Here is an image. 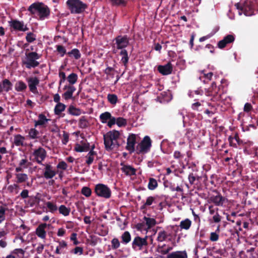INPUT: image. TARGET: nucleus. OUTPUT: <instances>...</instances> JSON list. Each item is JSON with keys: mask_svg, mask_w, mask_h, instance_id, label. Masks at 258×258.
Wrapping results in <instances>:
<instances>
[{"mask_svg": "<svg viewBox=\"0 0 258 258\" xmlns=\"http://www.w3.org/2000/svg\"><path fill=\"white\" fill-rule=\"evenodd\" d=\"M15 89L17 92H24L27 89V85L23 81H19L15 84Z\"/></svg>", "mask_w": 258, "mask_h": 258, "instance_id": "a878e982", "label": "nucleus"}, {"mask_svg": "<svg viewBox=\"0 0 258 258\" xmlns=\"http://www.w3.org/2000/svg\"><path fill=\"white\" fill-rule=\"evenodd\" d=\"M63 90H67V91L62 94V97L65 100H68L72 98L73 94L76 89L73 85H66L64 86Z\"/></svg>", "mask_w": 258, "mask_h": 258, "instance_id": "dca6fc26", "label": "nucleus"}, {"mask_svg": "<svg viewBox=\"0 0 258 258\" xmlns=\"http://www.w3.org/2000/svg\"><path fill=\"white\" fill-rule=\"evenodd\" d=\"M157 70L162 75H170L173 71L172 64L170 62H168L165 65H159L157 67Z\"/></svg>", "mask_w": 258, "mask_h": 258, "instance_id": "2eb2a0df", "label": "nucleus"}, {"mask_svg": "<svg viewBox=\"0 0 258 258\" xmlns=\"http://www.w3.org/2000/svg\"><path fill=\"white\" fill-rule=\"evenodd\" d=\"M56 47L57 52L61 54V56H63L66 53V49L62 45H57Z\"/></svg>", "mask_w": 258, "mask_h": 258, "instance_id": "4d7b16f0", "label": "nucleus"}, {"mask_svg": "<svg viewBox=\"0 0 258 258\" xmlns=\"http://www.w3.org/2000/svg\"><path fill=\"white\" fill-rule=\"evenodd\" d=\"M58 210L59 211V213L64 216H69L71 211V209L70 208H67L63 205H60Z\"/></svg>", "mask_w": 258, "mask_h": 258, "instance_id": "473e14b6", "label": "nucleus"}, {"mask_svg": "<svg viewBox=\"0 0 258 258\" xmlns=\"http://www.w3.org/2000/svg\"><path fill=\"white\" fill-rule=\"evenodd\" d=\"M2 85L3 92H8L12 89L13 84L11 81L7 79H5L2 81Z\"/></svg>", "mask_w": 258, "mask_h": 258, "instance_id": "b1692460", "label": "nucleus"}, {"mask_svg": "<svg viewBox=\"0 0 258 258\" xmlns=\"http://www.w3.org/2000/svg\"><path fill=\"white\" fill-rule=\"evenodd\" d=\"M46 223H42L39 225L36 229V234L40 238L42 239L45 238L46 231L45 228L47 227Z\"/></svg>", "mask_w": 258, "mask_h": 258, "instance_id": "6ab92c4d", "label": "nucleus"}, {"mask_svg": "<svg viewBox=\"0 0 258 258\" xmlns=\"http://www.w3.org/2000/svg\"><path fill=\"white\" fill-rule=\"evenodd\" d=\"M68 54L70 57L73 56L76 59H79L81 56L80 51L77 48L73 49L71 51L68 53Z\"/></svg>", "mask_w": 258, "mask_h": 258, "instance_id": "79ce46f5", "label": "nucleus"}, {"mask_svg": "<svg viewBox=\"0 0 258 258\" xmlns=\"http://www.w3.org/2000/svg\"><path fill=\"white\" fill-rule=\"evenodd\" d=\"M67 164L64 161H60L57 165V168L58 169H61L63 170H66L67 168Z\"/></svg>", "mask_w": 258, "mask_h": 258, "instance_id": "0e129e2a", "label": "nucleus"}, {"mask_svg": "<svg viewBox=\"0 0 258 258\" xmlns=\"http://www.w3.org/2000/svg\"><path fill=\"white\" fill-rule=\"evenodd\" d=\"M66 108V105L62 103H58L55 105L54 112V114L57 115H59L60 113L63 111Z\"/></svg>", "mask_w": 258, "mask_h": 258, "instance_id": "cd10ccee", "label": "nucleus"}, {"mask_svg": "<svg viewBox=\"0 0 258 258\" xmlns=\"http://www.w3.org/2000/svg\"><path fill=\"white\" fill-rule=\"evenodd\" d=\"M203 103H201L200 102H197L195 103H194L191 104V108L194 110H196L198 111H202L203 108L205 106V104H204V101H202Z\"/></svg>", "mask_w": 258, "mask_h": 258, "instance_id": "2f4dec72", "label": "nucleus"}, {"mask_svg": "<svg viewBox=\"0 0 258 258\" xmlns=\"http://www.w3.org/2000/svg\"><path fill=\"white\" fill-rule=\"evenodd\" d=\"M235 7L239 11L240 15L243 13L246 16H250L254 13L253 7L250 1H245L243 4L236 3L235 4Z\"/></svg>", "mask_w": 258, "mask_h": 258, "instance_id": "0eeeda50", "label": "nucleus"}, {"mask_svg": "<svg viewBox=\"0 0 258 258\" xmlns=\"http://www.w3.org/2000/svg\"><path fill=\"white\" fill-rule=\"evenodd\" d=\"M158 184L156 179L152 177L149 178V183L148 184V188L149 189L153 190L158 187Z\"/></svg>", "mask_w": 258, "mask_h": 258, "instance_id": "7c9ffc66", "label": "nucleus"}, {"mask_svg": "<svg viewBox=\"0 0 258 258\" xmlns=\"http://www.w3.org/2000/svg\"><path fill=\"white\" fill-rule=\"evenodd\" d=\"M203 109L204 113L207 114L209 117H211L215 113L216 110L215 106L210 103H206Z\"/></svg>", "mask_w": 258, "mask_h": 258, "instance_id": "412c9836", "label": "nucleus"}, {"mask_svg": "<svg viewBox=\"0 0 258 258\" xmlns=\"http://www.w3.org/2000/svg\"><path fill=\"white\" fill-rule=\"evenodd\" d=\"M212 219L215 223H219L221 220V216L218 213H216V214L213 216Z\"/></svg>", "mask_w": 258, "mask_h": 258, "instance_id": "774afa93", "label": "nucleus"}, {"mask_svg": "<svg viewBox=\"0 0 258 258\" xmlns=\"http://www.w3.org/2000/svg\"><path fill=\"white\" fill-rule=\"evenodd\" d=\"M168 236V235L165 231H161L158 233L157 240L159 242H162L166 240Z\"/></svg>", "mask_w": 258, "mask_h": 258, "instance_id": "37998d69", "label": "nucleus"}, {"mask_svg": "<svg viewBox=\"0 0 258 258\" xmlns=\"http://www.w3.org/2000/svg\"><path fill=\"white\" fill-rule=\"evenodd\" d=\"M69 140V135L68 133L63 131V139L62 140V143L63 145H66Z\"/></svg>", "mask_w": 258, "mask_h": 258, "instance_id": "e2e57ef3", "label": "nucleus"}, {"mask_svg": "<svg viewBox=\"0 0 258 258\" xmlns=\"http://www.w3.org/2000/svg\"><path fill=\"white\" fill-rule=\"evenodd\" d=\"M155 198L150 196L147 198L146 202L141 207V210H145L147 206H151L155 201Z\"/></svg>", "mask_w": 258, "mask_h": 258, "instance_id": "58836bf2", "label": "nucleus"}, {"mask_svg": "<svg viewBox=\"0 0 258 258\" xmlns=\"http://www.w3.org/2000/svg\"><path fill=\"white\" fill-rule=\"evenodd\" d=\"M191 224V222L189 219H186L182 220L180 223V227L181 229L188 230L189 229Z\"/></svg>", "mask_w": 258, "mask_h": 258, "instance_id": "e433bc0d", "label": "nucleus"}, {"mask_svg": "<svg viewBox=\"0 0 258 258\" xmlns=\"http://www.w3.org/2000/svg\"><path fill=\"white\" fill-rule=\"evenodd\" d=\"M66 5L73 14L83 13L88 8V5L81 0H68Z\"/></svg>", "mask_w": 258, "mask_h": 258, "instance_id": "20e7f679", "label": "nucleus"}, {"mask_svg": "<svg viewBox=\"0 0 258 258\" xmlns=\"http://www.w3.org/2000/svg\"><path fill=\"white\" fill-rule=\"evenodd\" d=\"M113 6L125 7L127 2L125 0H109Z\"/></svg>", "mask_w": 258, "mask_h": 258, "instance_id": "4c0bfd02", "label": "nucleus"}, {"mask_svg": "<svg viewBox=\"0 0 258 258\" xmlns=\"http://www.w3.org/2000/svg\"><path fill=\"white\" fill-rule=\"evenodd\" d=\"M223 39L225 40L227 44H228L233 42L235 40V38L233 35L229 34L224 37Z\"/></svg>", "mask_w": 258, "mask_h": 258, "instance_id": "bf43d9fd", "label": "nucleus"}, {"mask_svg": "<svg viewBox=\"0 0 258 258\" xmlns=\"http://www.w3.org/2000/svg\"><path fill=\"white\" fill-rule=\"evenodd\" d=\"M81 193L86 197L88 198L91 196L92 194V190L90 188L87 186H84L82 188Z\"/></svg>", "mask_w": 258, "mask_h": 258, "instance_id": "8fccbe9b", "label": "nucleus"}, {"mask_svg": "<svg viewBox=\"0 0 258 258\" xmlns=\"http://www.w3.org/2000/svg\"><path fill=\"white\" fill-rule=\"evenodd\" d=\"M28 134L30 139H36L38 138V135H39V132L35 128H31L29 131Z\"/></svg>", "mask_w": 258, "mask_h": 258, "instance_id": "49530a36", "label": "nucleus"}, {"mask_svg": "<svg viewBox=\"0 0 258 258\" xmlns=\"http://www.w3.org/2000/svg\"><path fill=\"white\" fill-rule=\"evenodd\" d=\"M88 121L86 119L85 116H82L79 121V126L81 128H86L88 126Z\"/></svg>", "mask_w": 258, "mask_h": 258, "instance_id": "a19ab883", "label": "nucleus"}, {"mask_svg": "<svg viewBox=\"0 0 258 258\" xmlns=\"http://www.w3.org/2000/svg\"><path fill=\"white\" fill-rule=\"evenodd\" d=\"M119 136L120 133L116 130L109 131L104 135V144L105 148L107 151H111L114 148L115 146L117 147L119 146L117 141Z\"/></svg>", "mask_w": 258, "mask_h": 258, "instance_id": "f03ea898", "label": "nucleus"}, {"mask_svg": "<svg viewBox=\"0 0 258 258\" xmlns=\"http://www.w3.org/2000/svg\"><path fill=\"white\" fill-rule=\"evenodd\" d=\"M119 54L122 56L121 61L124 66H126L129 60V56L128 55V52L127 50L125 49L121 50L119 53Z\"/></svg>", "mask_w": 258, "mask_h": 258, "instance_id": "bb28decb", "label": "nucleus"}, {"mask_svg": "<svg viewBox=\"0 0 258 258\" xmlns=\"http://www.w3.org/2000/svg\"><path fill=\"white\" fill-rule=\"evenodd\" d=\"M188 179L190 184H195L197 181V175L193 173H190L188 175Z\"/></svg>", "mask_w": 258, "mask_h": 258, "instance_id": "6e6d98bb", "label": "nucleus"}, {"mask_svg": "<svg viewBox=\"0 0 258 258\" xmlns=\"http://www.w3.org/2000/svg\"><path fill=\"white\" fill-rule=\"evenodd\" d=\"M28 50L29 49L26 50L25 58L22 60V63L25 66L27 69L35 68L39 65V62L37 60L40 58V55L36 52H28Z\"/></svg>", "mask_w": 258, "mask_h": 258, "instance_id": "7ed1b4c3", "label": "nucleus"}, {"mask_svg": "<svg viewBox=\"0 0 258 258\" xmlns=\"http://www.w3.org/2000/svg\"><path fill=\"white\" fill-rule=\"evenodd\" d=\"M111 113L107 111L101 113L99 116L100 120L103 123H106L107 120L111 118Z\"/></svg>", "mask_w": 258, "mask_h": 258, "instance_id": "f704fd0d", "label": "nucleus"}, {"mask_svg": "<svg viewBox=\"0 0 258 258\" xmlns=\"http://www.w3.org/2000/svg\"><path fill=\"white\" fill-rule=\"evenodd\" d=\"M59 77L60 78L59 81V84L60 85L62 83L65 81L67 78L66 76V74L63 72H59Z\"/></svg>", "mask_w": 258, "mask_h": 258, "instance_id": "338daca9", "label": "nucleus"}, {"mask_svg": "<svg viewBox=\"0 0 258 258\" xmlns=\"http://www.w3.org/2000/svg\"><path fill=\"white\" fill-rule=\"evenodd\" d=\"M107 99H108V102L112 104V105H115L116 104L117 102V96L116 95L114 94H108L107 95Z\"/></svg>", "mask_w": 258, "mask_h": 258, "instance_id": "a18cd8bd", "label": "nucleus"}, {"mask_svg": "<svg viewBox=\"0 0 258 258\" xmlns=\"http://www.w3.org/2000/svg\"><path fill=\"white\" fill-rule=\"evenodd\" d=\"M116 48L117 49L123 50L129 44V37L127 35H118L115 38Z\"/></svg>", "mask_w": 258, "mask_h": 258, "instance_id": "9b49d317", "label": "nucleus"}, {"mask_svg": "<svg viewBox=\"0 0 258 258\" xmlns=\"http://www.w3.org/2000/svg\"><path fill=\"white\" fill-rule=\"evenodd\" d=\"M144 219L146 222V224L148 227V229L151 228L153 226H155L156 224V221L154 218L144 217Z\"/></svg>", "mask_w": 258, "mask_h": 258, "instance_id": "ea45409f", "label": "nucleus"}, {"mask_svg": "<svg viewBox=\"0 0 258 258\" xmlns=\"http://www.w3.org/2000/svg\"><path fill=\"white\" fill-rule=\"evenodd\" d=\"M94 192L97 196L105 199H108L111 197L110 188L103 183H98L95 186Z\"/></svg>", "mask_w": 258, "mask_h": 258, "instance_id": "423d86ee", "label": "nucleus"}, {"mask_svg": "<svg viewBox=\"0 0 258 258\" xmlns=\"http://www.w3.org/2000/svg\"><path fill=\"white\" fill-rule=\"evenodd\" d=\"M209 213L210 215H215L216 213H218L219 209L217 207H214L213 205L209 206Z\"/></svg>", "mask_w": 258, "mask_h": 258, "instance_id": "052dcab7", "label": "nucleus"}, {"mask_svg": "<svg viewBox=\"0 0 258 258\" xmlns=\"http://www.w3.org/2000/svg\"><path fill=\"white\" fill-rule=\"evenodd\" d=\"M166 246V244H164L161 246H159V248L161 249L160 252L162 254H167L170 250H172V247H168L167 248H165V247Z\"/></svg>", "mask_w": 258, "mask_h": 258, "instance_id": "13d9d810", "label": "nucleus"}, {"mask_svg": "<svg viewBox=\"0 0 258 258\" xmlns=\"http://www.w3.org/2000/svg\"><path fill=\"white\" fill-rule=\"evenodd\" d=\"M68 112L70 114L74 116H79L81 114V110L80 109L76 108L72 105L69 107Z\"/></svg>", "mask_w": 258, "mask_h": 258, "instance_id": "c85d7f7f", "label": "nucleus"}, {"mask_svg": "<svg viewBox=\"0 0 258 258\" xmlns=\"http://www.w3.org/2000/svg\"><path fill=\"white\" fill-rule=\"evenodd\" d=\"M121 170L127 176L135 175L136 174L137 170L132 166L130 165H122Z\"/></svg>", "mask_w": 258, "mask_h": 258, "instance_id": "aec40b11", "label": "nucleus"}, {"mask_svg": "<svg viewBox=\"0 0 258 258\" xmlns=\"http://www.w3.org/2000/svg\"><path fill=\"white\" fill-rule=\"evenodd\" d=\"M44 165L45 167L43 169V177L46 179H52L56 175L57 171L52 166L49 164H46Z\"/></svg>", "mask_w": 258, "mask_h": 258, "instance_id": "ddd939ff", "label": "nucleus"}, {"mask_svg": "<svg viewBox=\"0 0 258 258\" xmlns=\"http://www.w3.org/2000/svg\"><path fill=\"white\" fill-rule=\"evenodd\" d=\"M138 138H140L138 135L134 134H130L127 138L126 146L125 149L127 150L130 154H132L135 152H136V147L135 145L137 143Z\"/></svg>", "mask_w": 258, "mask_h": 258, "instance_id": "1a4fd4ad", "label": "nucleus"}, {"mask_svg": "<svg viewBox=\"0 0 258 258\" xmlns=\"http://www.w3.org/2000/svg\"><path fill=\"white\" fill-rule=\"evenodd\" d=\"M25 138L20 134L16 135L14 137V143L16 146H23Z\"/></svg>", "mask_w": 258, "mask_h": 258, "instance_id": "c756f323", "label": "nucleus"}, {"mask_svg": "<svg viewBox=\"0 0 258 258\" xmlns=\"http://www.w3.org/2000/svg\"><path fill=\"white\" fill-rule=\"evenodd\" d=\"M67 79L70 84L69 85L73 86L77 81L78 75L75 73H72L68 76Z\"/></svg>", "mask_w": 258, "mask_h": 258, "instance_id": "72a5a7b5", "label": "nucleus"}, {"mask_svg": "<svg viewBox=\"0 0 258 258\" xmlns=\"http://www.w3.org/2000/svg\"><path fill=\"white\" fill-rule=\"evenodd\" d=\"M16 177L17 182L19 183L25 182L28 179L27 175L25 173L17 174H16Z\"/></svg>", "mask_w": 258, "mask_h": 258, "instance_id": "de8ad7c7", "label": "nucleus"}, {"mask_svg": "<svg viewBox=\"0 0 258 258\" xmlns=\"http://www.w3.org/2000/svg\"><path fill=\"white\" fill-rule=\"evenodd\" d=\"M167 258H187V254L185 250L176 251L169 254Z\"/></svg>", "mask_w": 258, "mask_h": 258, "instance_id": "5701e85b", "label": "nucleus"}, {"mask_svg": "<svg viewBox=\"0 0 258 258\" xmlns=\"http://www.w3.org/2000/svg\"><path fill=\"white\" fill-rule=\"evenodd\" d=\"M104 73L107 75V76H110L112 78H114L115 75V70L114 68L108 67L106 68V69L104 71Z\"/></svg>", "mask_w": 258, "mask_h": 258, "instance_id": "3c124183", "label": "nucleus"}, {"mask_svg": "<svg viewBox=\"0 0 258 258\" xmlns=\"http://www.w3.org/2000/svg\"><path fill=\"white\" fill-rule=\"evenodd\" d=\"M77 234L76 233H73L71 235V240L73 241L74 244L75 245H78L79 243V242L78 241L77 238Z\"/></svg>", "mask_w": 258, "mask_h": 258, "instance_id": "69168bd1", "label": "nucleus"}, {"mask_svg": "<svg viewBox=\"0 0 258 258\" xmlns=\"http://www.w3.org/2000/svg\"><path fill=\"white\" fill-rule=\"evenodd\" d=\"M116 123L119 126H124L127 124V120L123 117H118L116 119Z\"/></svg>", "mask_w": 258, "mask_h": 258, "instance_id": "603ef678", "label": "nucleus"}, {"mask_svg": "<svg viewBox=\"0 0 258 258\" xmlns=\"http://www.w3.org/2000/svg\"><path fill=\"white\" fill-rule=\"evenodd\" d=\"M227 199L218 192L217 195H213L209 198V203H213L216 206L222 207L225 203Z\"/></svg>", "mask_w": 258, "mask_h": 258, "instance_id": "f8f14e48", "label": "nucleus"}, {"mask_svg": "<svg viewBox=\"0 0 258 258\" xmlns=\"http://www.w3.org/2000/svg\"><path fill=\"white\" fill-rule=\"evenodd\" d=\"M23 22L18 20H12L9 22V26L15 31H21L23 26Z\"/></svg>", "mask_w": 258, "mask_h": 258, "instance_id": "4be33fe9", "label": "nucleus"}, {"mask_svg": "<svg viewBox=\"0 0 258 258\" xmlns=\"http://www.w3.org/2000/svg\"><path fill=\"white\" fill-rule=\"evenodd\" d=\"M219 236L216 232H211L210 236V240L211 241H217L219 239Z\"/></svg>", "mask_w": 258, "mask_h": 258, "instance_id": "680f3d73", "label": "nucleus"}, {"mask_svg": "<svg viewBox=\"0 0 258 258\" xmlns=\"http://www.w3.org/2000/svg\"><path fill=\"white\" fill-rule=\"evenodd\" d=\"M36 39V36L33 32H28L26 36V40L28 43H32Z\"/></svg>", "mask_w": 258, "mask_h": 258, "instance_id": "09e8293b", "label": "nucleus"}, {"mask_svg": "<svg viewBox=\"0 0 258 258\" xmlns=\"http://www.w3.org/2000/svg\"><path fill=\"white\" fill-rule=\"evenodd\" d=\"M111 246L113 249H116L120 246V242L118 239L116 238H114L112 239Z\"/></svg>", "mask_w": 258, "mask_h": 258, "instance_id": "864d4df0", "label": "nucleus"}, {"mask_svg": "<svg viewBox=\"0 0 258 258\" xmlns=\"http://www.w3.org/2000/svg\"><path fill=\"white\" fill-rule=\"evenodd\" d=\"M7 208L3 206L0 207V223L5 220V212Z\"/></svg>", "mask_w": 258, "mask_h": 258, "instance_id": "5fc2aeb1", "label": "nucleus"}, {"mask_svg": "<svg viewBox=\"0 0 258 258\" xmlns=\"http://www.w3.org/2000/svg\"><path fill=\"white\" fill-rule=\"evenodd\" d=\"M45 204L47 208L51 213H53L57 210V207L55 204L51 202H47Z\"/></svg>", "mask_w": 258, "mask_h": 258, "instance_id": "c03bdc74", "label": "nucleus"}, {"mask_svg": "<svg viewBox=\"0 0 258 258\" xmlns=\"http://www.w3.org/2000/svg\"><path fill=\"white\" fill-rule=\"evenodd\" d=\"M28 11L32 14H37L40 20L48 18L50 11L49 8L42 3L36 2L31 4Z\"/></svg>", "mask_w": 258, "mask_h": 258, "instance_id": "f257e3e1", "label": "nucleus"}, {"mask_svg": "<svg viewBox=\"0 0 258 258\" xmlns=\"http://www.w3.org/2000/svg\"><path fill=\"white\" fill-rule=\"evenodd\" d=\"M40 200V199L39 197L36 196H30L28 198L27 200H25L24 201L26 207H33L39 205Z\"/></svg>", "mask_w": 258, "mask_h": 258, "instance_id": "f3484780", "label": "nucleus"}, {"mask_svg": "<svg viewBox=\"0 0 258 258\" xmlns=\"http://www.w3.org/2000/svg\"><path fill=\"white\" fill-rule=\"evenodd\" d=\"M220 91V88L217 86L215 82H213L211 87L206 91V94L212 97L211 100L212 101L216 102L221 98V94Z\"/></svg>", "mask_w": 258, "mask_h": 258, "instance_id": "6e6552de", "label": "nucleus"}, {"mask_svg": "<svg viewBox=\"0 0 258 258\" xmlns=\"http://www.w3.org/2000/svg\"><path fill=\"white\" fill-rule=\"evenodd\" d=\"M152 147V140L146 136L141 142L136 146V153L138 155L145 154L149 152Z\"/></svg>", "mask_w": 258, "mask_h": 258, "instance_id": "39448f33", "label": "nucleus"}, {"mask_svg": "<svg viewBox=\"0 0 258 258\" xmlns=\"http://www.w3.org/2000/svg\"><path fill=\"white\" fill-rule=\"evenodd\" d=\"M30 91L34 94L38 93L37 86L39 84V79L36 77H30L27 80Z\"/></svg>", "mask_w": 258, "mask_h": 258, "instance_id": "4468645a", "label": "nucleus"}, {"mask_svg": "<svg viewBox=\"0 0 258 258\" xmlns=\"http://www.w3.org/2000/svg\"><path fill=\"white\" fill-rule=\"evenodd\" d=\"M48 120V119L46 118L44 114L41 113L38 115V120L34 121V126L36 127L38 125H43Z\"/></svg>", "mask_w": 258, "mask_h": 258, "instance_id": "393cba45", "label": "nucleus"}, {"mask_svg": "<svg viewBox=\"0 0 258 258\" xmlns=\"http://www.w3.org/2000/svg\"><path fill=\"white\" fill-rule=\"evenodd\" d=\"M46 155V150L41 147L35 149L32 153V156L34 157L33 160L39 164H42V162L45 159Z\"/></svg>", "mask_w": 258, "mask_h": 258, "instance_id": "9d476101", "label": "nucleus"}, {"mask_svg": "<svg viewBox=\"0 0 258 258\" xmlns=\"http://www.w3.org/2000/svg\"><path fill=\"white\" fill-rule=\"evenodd\" d=\"M121 242L127 244L131 240V236L128 231H125L121 236Z\"/></svg>", "mask_w": 258, "mask_h": 258, "instance_id": "c9c22d12", "label": "nucleus"}, {"mask_svg": "<svg viewBox=\"0 0 258 258\" xmlns=\"http://www.w3.org/2000/svg\"><path fill=\"white\" fill-rule=\"evenodd\" d=\"M147 236L145 238H142L139 236L136 237L132 243L133 248L136 246L142 247L143 245H147L148 242L147 241Z\"/></svg>", "mask_w": 258, "mask_h": 258, "instance_id": "a211bd4d", "label": "nucleus"}]
</instances>
